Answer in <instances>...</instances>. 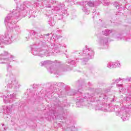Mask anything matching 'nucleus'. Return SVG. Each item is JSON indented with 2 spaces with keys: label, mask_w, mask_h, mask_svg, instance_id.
Listing matches in <instances>:
<instances>
[{
  "label": "nucleus",
  "mask_w": 131,
  "mask_h": 131,
  "mask_svg": "<svg viewBox=\"0 0 131 131\" xmlns=\"http://www.w3.org/2000/svg\"><path fill=\"white\" fill-rule=\"evenodd\" d=\"M95 95L92 94V95H90L89 93H86L85 96L84 97V99H88V98L89 99H91V98L94 97Z\"/></svg>",
  "instance_id": "22"
},
{
  "label": "nucleus",
  "mask_w": 131,
  "mask_h": 131,
  "mask_svg": "<svg viewBox=\"0 0 131 131\" xmlns=\"http://www.w3.org/2000/svg\"><path fill=\"white\" fill-rule=\"evenodd\" d=\"M12 20H13V17L12 16V14L10 13L6 17L5 20V24L7 28H9V29H13L14 28V24H16L17 22L13 21Z\"/></svg>",
  "instance_id": "4"
},
{
  "label": "nucleus",
  "mask_w": 131,
  "mask_h": 131,
  "mask_svg": "<svg viewBox=\"0 0 131 131\" xmlns=\"http://www.w3.org/2000/svg\"><path fill=\"white\" fill-rule=\"evenodd\" d=\"M14 29L16 32H18V33H20V32H21V29L19 26H15Z\"/></svg>",
  "instance_id": "20"
},
{
  "label": "nucleus",
  "mask_w": 131,
  "mask_h": 131,
  "mask_svg": "<svg viewBox=\"0 0 131 131\" xmlns=\"http://www.w3.org/2000/svg\"><path fill=\"white\" fill-rule=\"evenodd\" d=\"M4 129H5V130H6V129H7V127H5L4 128Z\"/></svg>",
  "instance_id": "38"
},
{
  "label": "nucleus",
  "mask_w": 131,
  "mask_h": 131,
  "mask_svg": "<svg viewBox=\"0 0 131 131\" xmlns=\"http://www.w3.org/2000/svg\"><path fill=\"white\" fill-rule=\"evenodd\" d=\"M74 62V61L72 60V61H71V64H73Z\"/></svg>",
  "instance_id": "36"
},
{
  "label": "nucleus",
  "mask_w": 131,
  "mask_h": 131,
  "mask_svg": "<svg viewBox=\"0 0 131 131\" xmlns=\"http://www.w3.org/2000/svg\"><path fill=\"white\" fill-rule=\"evenodd\" d=\"M51 13H52V11H48V13H47V16H48V17H50V18H51V14H51Z\"/></svg>",
  "instance_id": "30"
},
{
  "label": "nucleus",
  "mask_w": 131,
  "mask_h": 131,
  "mask_svg": "<svg viewBox=\"0 0 131 131\" xmlns=\"http://www.w3.org/2000/svg\"><path fill=\"white\" fill-rule=\"evenodd\" d=\"M120 80H121V79L120 78H119V79H113V82H114V83H118V82H119V81H120Z\"/></svg>",
  "instance_id": "24"
},
{
  "label": "nucleus",
  "mask_w": 131,
  "mask_h": 131,
  "mask_svg": "<svg viewBox=\"0 0 131 131\" xmlns=\"http://www.w3.org/2000/svg\"><path fill=\"white\" fill-rule=\"evenodd\" d=\"M11 57L13 58V56H11Z\"/></svg>",
  "instance_id": "43"
},
{
  "label": "nucleus",
  "mask_w": 131,
  "mask_h": 131,
  "mask_svg": "<svg viewBox=\"0 0 131 131\" xmlns=\"http://www.w3.org/2000/svg\"><path fill=\"white\" fill-rule=\"evenodd\" d=\"M29 35L30 37L35 36V37H36V38H39V34L35 33V32H34V31H31Z\"/></svg>",
  "instance_id": "13"
},
{
  "label": "nucleus",
  "mask_w": 131,
  "mask_h": 131,
  "mask_svg": "<svg viewBox=\"0 0 131 131\" xmlns=\"http://www.w3.org/2000/svg\"><path fill=\"white\" fill-rule=\"evenodd\" d=\"M48 23L50 26H54L56 23V21L54 20V18H51V20L48 21Z\"/></svg>",
  "instance_id": "18"
},
{
  "label": "nucleus",
  "mask_w": 131,
  "mask_h": 131,
  "mask_svg": "<svg viewBox=\"0 0 131 131\" xmlns=\"http://www.w3.org/2000/svg\"><path fill=\"white\" fill-rule=\"evenodd\" d=\"M50 72L51 73H54L56 74V73H57V74H59L60 73V72L62 70L61 69H55L54 67H52L50 68Z\"/></svg>",
  "instance_id": "12"
},
{
  "label": "nucleus",
  "mask_w": 131,
  "mask_h": 131,
  "mask_svg": "<svg viewBox=\"0 0 131 131\" xmlns=\"http://www.w3.org/2000/svg\"><path fill=\"white\" fill-rule=\"evenodd\" d=\"M20 10H21V11H24V10H25V5H20Z\"/></svg>",
  "instance_id": "28"
},
{
  "label": "nucleus",
  "mask_w": 131,
  "mask_h": 131,
  "mask_svg": "<svg viewBox=\"0 0 131 131\" xmlns=\"http://www.w3.org/2000/svg\"><path fill=\"white\" fill-rule=\"evenodd\" d=\"M128 81H131V78H129Z\"/></svg>",
  "instance_id": "37"
},
{
  "label": "nucleus",
  "mask_w": 131,
  "mask_h": 131,
  "mask_svg": "<svg viewBox=\"0 0 131 131\" xmlns=\"http://www.w3.org/2000/svg\"><path fill=\"white\" fill-rule=\"evenodd\" d=\"M4 86L5 88H7V89H12L13 86H15L16 89H19L20 88V85L18 84V81H17L16 78L14 77L9 78V80L5 82Z\"/></svg>",
  "instance_id": "2"
},
{
  "label": "nucleus",
  "mask_w": 131,
  "mask_h": 131,
  "mask_svg": "<svg viewBox=\"0 0 131 131\" xmlns=\"http://www.w3.org/2000/svg\"><path fill=\"white\" fill-rule=\"evenodd\" d=\"M71 128L72 129V130H73V129H72V128H74V126H72V127H71Z\"/></svg>",
  "instance_id": "35"
},
{
  "label": "nucleus",
  "mask_w": 131,
  "mask_h": 131,
  "mask_svg": "<svg viewBox=\"0 0 131 131\" xmlns=\"http://www.w3.org/2000/svg\"><path fill=\"white\" fill-rule=\"evenodd\" d=\"M93 18H95V15H97V12H96V10H93Z\"/></svg>",
  "instance_id": "31"
},
{
  "label": "nucleus",
  "mask_w": 131,
  "mask_h": 131,
  "mask_svg": "<svg viewBox=\"0 0 131 131\" xmlns=\"http://www.w3.org/2000/svg\"><path fill=\"white\" fill-rule=\"evenodd\" d=\"M114 5L115 6V7H116V8H117V7H118V4L117 3V2H115L114 3Z\"/></svg>",
  "instance_id": "32"
},
{
  "label": "nucleus",
  "mask_w": 131,
  "mask_h": 131,
  "mask_svg": "<svg viewBox=\"0 0 131 131\" xmlns=\"http://www.w3.org/2000/svg\"><path fill=\"white\" fill-rule=\"evenodd\" d=\"M32 53L34 56H40V57H43L44 55L47 56L48 51L47 50H44L41 48H37L35 49L33 47H32Z\"/></svg>",
  "instance_id": "5"
},
{
  "label": "nucleus",
  "mask_w": 131,
  "mask_h": 131,
  "mask_svg": "<svg viewBox=\"0 0 131 131\" xmlns=\"http://www.w3.org/2000/svg\"><path fill=\"white\" fill-rule=\"evenodd\" d=\"M99 42L102 45H106L108 42V38L104 36H102L99 38Z\"/></svg>",
  "instance_id": "11"
},
{
  "label": "nucleus",
  "mask_w": 131,
  "mask_h": 131,
  "mask_svg": "<svg viewBox=\"0 0 131 131\" xmlns=\"http://www.w3.org/2000/svg\"><path fill=\"white\" fill-rule=\"evenodd\" d=\"M117 39L118 40H121V39H122V38L121 37H117Z\"/></svg>",
  "instance_id": "34"
},
{
  "label": "nucleus",
  "mask_w": 131,
  "mask_h": 131,
  "mask_svg": "<svg viewBox=\"0 0 131 131\" xmlns=\"http://www.w3.org/2000/svg\"><path fill=\"white\" fill-rule=\"evenodd\" d=\"M4 36H0V48H4L3 45H10L12 43V39L13 36L11 34H7L5 38H3Z\"/></svg>",
  "instance_id": "3"
},
{
  "label": "nucleus",
  "mask_w": 131,
  "mask_h": 131,
  "mask_svg": "<svg viewBox=\"0 0 131 131\" xmlns=\"http://www.w3.org/2000/svg\"><path fill=\"white\" fill-rule=\"evenodd\" d=\"M2 112H4V117H6V115H8L7 118H10V114H11V112H12V105H9L7 106H4L2 110H0V113Z\"/></svg>",
  "instance_id": "6"
},
{
  "label": "nucleus",
  "mask_w": 131,
  "mask_h": 131,
  "mask_svg": "<svg viewBox=\"0 0 131 131\" xmlns=\"http://www.w3.org/2000/svg\"><path fill=\"white\" fill-rule=\"evenodd\" d=\"M103 3H104V6H109V5H110V3L106 2L105 0L103 1Z\"/></svg>",
  "instance_id": "29"
},
{
  "label": "nucleus",
  "mask_w": 131,
  "mask_h": 131,
  "mask_svg": "<svg viewBox=\"0 0 131 131\" xmlns=\"http://www.w3.org/2000/svg\"><path fill=\"white\" fill-rule=\"evenodd\" d=\"M40 45H42V42L40 41L39 43Z\"/></svg>",
  "instance_id": "40"
},
{
  "label": "nucleus",
  "mask_w": 131,
  "mask_h": 131,
  "mask_svg": "<svg viewBox=\"0 0 131 131\" xmlns=\"http://www.w3.org/2000/svg\"><path fill=\"white\" fill-rule=\"evenodd\" d=\"M16 100V94L13 93L12 95H7L4 99V102L6 104L8 103H13V101Z\"/></svg>",
  "instance_id": "7"
},
{
  "label": "nucleus",
  "mask_w": 131,
  "mask_h": 131,
  "mask_svg": "<svg viewBox=\"0 0 131 131\" xmlns=\"http://www.w3.org/2000/svg\"><path fill=\"white\" fill-rule=\"evenodd\" d=\"M56 37L57 39H59L60 38H62V36H57Z\"/></svg>",
  "instance_id": "33"
},
{
  "label": "nucleus",
  "mask_w": 131,
  "mask_h": 131,
  "mask_svg": "<svg viewBox=\"0 0 131 131\" xmlns=\"http://www.w3.org/2000/svg\"><path fill=\"white\" fill-rule=\"evenodd\" d=\"M30 38V37H28V38Z\"/></svg>",
  "instance_id": "41"
},
{
  "label": "nucleus",
  "mask_w": 131,
  "mask_h": 131,
  "mask_svg": "<svg viewBox=\"0 0 131 131\" xmlns=\"http://www.w3.org/2000/svg\"><path fill=\"white\" fill-rule=\"evenodd\" d=\"M100 4H102V2L99 0H97L94 2V5L98 6V5H100Z\"/></svg>",
  "instance_id": "26"
},
{
  "label": "nucleus",
  "mask_w": 131,
  "mask_h": 131,
  "mask_svg": "<svg viewBox=\"0 0 131 131\" xmlns=\"http://www.w3.org/2000/svg\"><path fill=\"white\" fill-rule=\"evenodd\" d=\"M12 66L8 64L7 66V73L6 76L9 77V78H13L14 77V75L12 73Z\"/></svg>",
  "instance_id": "8"
},
{
  "label": "nucleus",
  "mask_w": 131,
  "mask_h": 131,
  "mask_svg": "<svg viewBox=\"0 0 131 131\" xmlns=\"http://www.w3.org/2000/svg\"><path fill=\"white\" fill-rule=\"evenodd\" d=\"M128 114L126 113V112L122 115L121 118L123 119V121H125V120H128Z\"/></svg>",
  "instance_id": "14"
},
{
  "label": "nucleus",
  "mask_w": 131,
  "mask_h": 131,
  "mask_svg": "<svg viewBox=\"0 0 131 131\" xmlns=\"http://www.w3.org/2000/svg\"><path fill=\"white\" fill-rule=\"evenodd\" d=\"M50 64H52V61L50 60H46L41 62V66H46V65H49Z\"/></svg>",
  "instance_id": "15"
},
{
  "label": "nucleus",
  "mask_w": 131,
  "mask_h": 131,
  "mask_svg": "<svg viewBox=\"0 0 131 131\" xmlns=\"http://www.w3.org/2000/svg\"><path fill=\"white\" fill-rule=\"evenodd\" d=\"M83 102V99H81L80 100L79 102H77V105H78V107H81V104L80 103H82Z\"/></svg>",
  "instance_id": "25"
},
{
  "label": "nucleus",
  "mask_w": 131,
  "mask_h": 131,
  "mask_svg": "<svg viewBox=\"0 0 131 131\" xmlns=\"http://www.w3.org/2000/svg\"><path fill=\"white\" fill-rule=\"evenodd\" d=\"M112 30H110L108 29H106L104 31V33H103L104 35L107 36L109 35L110 33H112Z\"/></svg>",
  "instance_id": "21"
},
{
  "label": "nucleus",
  "mask_w": 131,
  "mask_h": 131,
  "mask_svg": "<svg viewBox=\"0 0 131 131\" xmlns=\"http://www.w3.org/2000/svg\"><path fill=\"white\" fill-rule=\"evenodd\" d=\"M97 15H99V13H97Z\"/></svg>",
  "instance_id": "42"
},
{
  "label": "nucleus",
  "mask_w": 131,
  "mask_h": 131,
  "mask_svg": "<svg viewBox=\"0 0 131 131\" xmlns=\"http://www.w3.org/2000/svg\"><path fill=\"white\" fill-rule=\"evenodd\" d=\"M0 56L1 58H5L6 57H8V56H10V54L8 52L4 51L3 53L0 54Z\"/></svg>",
  "instance_id": "16"
},
{
  "label": "nucleus",
  "mask_w": 131,
  "mask_h": 131,
  "mask_svg": "<svg viewBox=\"0 0 131 131\" xmlns=\"http://www.w3.org/2000/svg\"><path fill=\"white\" fill-rule=\"evenodd\" d=\"M100 107H101V104H99L98 106L96 107L95 108L96 110H103V108Z\"/></svg>",
  "instance_id": "27"
},
{
  "label": "nucleus",
  "mask_w": 131,
  "mask_h": 131,
  "mask_svg": "<svg viewBox=\"0 0 131 131\" xmlns=\"http://www.w3.org/2000/svg\"><path fill=\"white\" fill-rule=\"evenodd\" d=\"M83 57L84 61H88L90 59H93L94 57V50L91 48H86L80 53Z\"/></svg>",
  "instance_id": "1"
},
{
  "label": "nucleus",
  "mask_w": 131,
  "mask_h": 131,
  "mask_svg": "<svg viewBox=\"0 0 131 131\" xmlns=\"http://www.w3.org/2000/svg\"><path fill=\"white\" fill-rule=\"evenodd\" d=\"M46 35H47V36H49V35H50V34H47Z\"/></svg>",
  "instance_id": "39"
},
{
  "label": "nucleus",
  "mask_w": 131,
  "mask_h": 131,
  "mask_svg": "<svg viewBox=\"0 0 131 131\" xmlns=\"http://www.w3.org/2000/svg\"><path fill=\"white\" fill-rule=\"evenodd\" d=\"M67 15V10H64L62 12V14L60 13V17H57V19H58L59 20H61V19H62L63 18V16H64V15Z\"/></svg>",
  "instance_id": "19"
},
{
  "label": "nucleus",
  "mask_w": 131,
  "mask_h": 131,
  "mask_svg": "<svg viewBox=\"0 0 131 131\" xmlns=\"http://www.w3.org/2000/svg\"><path fill=\"white\" fill-rule=\"evenodd\" d=\"M123 85L122 84H117V88L120 89V93L123 92L124 89H123Z\"/></svg>",
  "instance_id": "17"
},
{
  "label": "nucleus",
  "mask_w": 131,
  "mask_h": 131,
  "mask_svg": "<svg viewBox=\"0 0 131 131\" xmlns=\"http://www.w3.org/2000/svg\"><path fill=\"white\" fill-rule=\"evenodd\" d=\"M87 5H88L89 7H94L95 6V3L90 1L88 2Z\"/></svg>",
  "instance_id": "23"
},
{
  "label": "nucleus",
  "mask_w": 131,
  "mask_h": 131,
  "mask_svg": "<svg viewBox=\"0 0 131 131\" xmlns=\"http://www.w3.org/2000/svg\"><path fill=\"white\" fill-rule=\"evenodd\" d=\"M120 66V63L119 62H109L107 64V67L110 69L112 68H116V67H119Z\"/></svg>",
  "instance_id": "9"
},
{
  "label": "nucleus",
  "mask_w": 131,
  "mask_h": 131,
  "mask_svg": "<svg viewBox=\"0 0 131 131\" xmlns=\"http://www.w3.org/2000/svg\"><path fill=\"white\" fill-rule=\"evenodd\" d=\"M86 4V1H85V2H81L80 3V5H83V8L82 9L83 12H84V13H85V14H86V15H89V14H90V10H89V9H88V8L85 7Z\"/></svg>",
  "instance_id": "10"
}]
</instances>
